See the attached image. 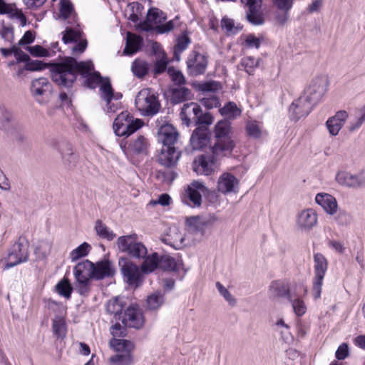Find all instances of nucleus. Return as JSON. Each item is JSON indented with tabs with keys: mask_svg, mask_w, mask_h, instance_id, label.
Wrapping results in <instances>:
<instances>
[{
	"mask_svg": "<svg viewBox=\"0 0 365 365\" xmlns=\"http://www.w3.org/2000/svg\"><path fill=\"white\" fill-rule=\"evenodd\" d=\"M125 327L119 323L112 325L110 329V334L112 335L110 342H129V341L124 339V337L127 335Z\"/></svg>",
	"mask_w": 365,
	"mask_h": 365,
	"instance_id": "44",
	"label": "nucleus"
},
{
	"mask_svg": "<svg viewBox=\"0 0 365 365\" xmlns=\"http://www.w3.org/2000/svg\"><path fill=\"white\" fill-rule=\"evenodd\" d=\"M268 294L271 297H282L287 296L289 297L293 293L291 292L289 285L287 282L280 280H276L271 282Z\"/></svg>",
	"mask_w": 365,
	"mask_h": 365,
	"instance_id": "31",
	"label": "nucleus"
},
{
	"mask_svg": "<svg viewBox=\"0 0 365 365\" xmlns=\"http://www.w3.org/2000/svg\"><path fill=\"white\" fill-rule=\"evenodd\" d=\"M199 89L204 92H215L221 88V85L217 81H207L200 83Z\"/></svg>",
	"mask_w": 365,
	"mask_h": 365,
	"instance_id": "62",
	"label": "nucleus"
},
{
	"mask_svg": "<svg viewBox=\"0 0 365 365\" xmlns=\"http://www.w3.org/2000/svg\"><path fill=\"white\" fill-rule=\"evenodd\" d=\"M215 156L201 155L193 162V170L198 175H211L217 168Z\"/></svg>",
	"mask_w": 365,
	"mask_h": 365,
	"instance_id": "22",
	"label": "nucleus"
},
{
	"mask_svg": "<svg viewBox=\"0 0 365 365\" xmlns=\"http://www.w3.org/2000/svg\"><path fill=\"white\" fill-rule=\"evenodd\" d=\"M168 73L171 80L177 85L185 83V79L181 71L175 69L173 67L168 68Z\"/></svg>",
	"mask_w": 365,
	"mask_h": 365,
	"instance_id": "60",
	"label": "nucleus"
},
{
	"mask_svg": "<svg viewBox=\"0 0 365 365\" xmlns=\"http://www.w3.org/2000/svg\"><path fill=\"white\" fill-rule=\"evenodd\" d=\"M118 264L125 280L129 284H137L139 282L140 272L137 265L127 258L120 259Z\"/></svg>",
	"mask_w": 365,
	"mask_h": 365,
	"instance_id": "21",
	"label": "nucleus"
},
{
	"mask_svg": "<svg viewBox=\"0 0 365 365\" xmlns=\"http://www.w3.org/2000/svg\"><path fill=\"white\" fill-rule=\"evenodd\" d=\"M159 266V258L157 253H153L151 256L146 257L142 264V271L144 273H148L154 271Z\"/></svg>",
	"mask_w": 365,
	"mask_h": 365,
	"instance_id": "53",
	"label": "nucleus"
},
{
	"mask_svg": "<svg viewBox=\"0 0 365 365\" xmlns=\"http://www.w3.org/2000/svg\"><path fill=\"white\" fill-rule=\"evenodd\" d=\"M58 19L68 21L71 24L76 21V13L73 4L69 0H61L59 3Z\"/></svg>",
	"mask_w": 365,
	"mask_h": 365,
	"instance_id": "36",
	"label": "nucleus"
},
{
	"mask_svg": "<svg viewBox=\"0 0 365 365\" xmlns=\"http://www.w3.org/2000/svg\"><path fill=\"white\" fill-rule=\"evenodd\" d=\"M143 122L140 119H134L127 110L122 111L115 118L113 123V130L118 136H129L140 128Z\"/></svg>",
	"mask_w": 365,
	"mask_h": 365,
	"instance_id": "5",
	"label": "nucleus"
},
{
	"mask_svg": "<svg viewBox=\"0 0 365 365\" xmlns=\"http://www.w3.org/2000/svg\"><path fill=\"white\" fill-rule=\"evenodd\" d=\"M56 290L61 296L66 299H70L73 287H71L69 280L67 278H63L56 285Z\"/></svg>",
	"mask_w": 365,
	"mask_h": 365,
	"instance_id": "51",
	"label": "nucleus"
},
{
	"mask_svg": "<svg viewBox=\"0 0 365 365\" xmlns=\"http://www.w3.org/2000/svg\"><path fill=\"white\" fill-rule=\"evenodd\" d=\"M314 277L312 281V291L314 298L318 299L321 297L323 280L328 269V262L326 257L321 253L314 255Z\"/></svg>",
	"mask_w": 365,
	"mask_h": 365,
	"instance_id": "7",
	"label": "nucleus"
},
{
	"mask_svg": "<svg viewBox=\"0 0 365 365\" xmlns=\"http://www.w3.org/2000/svg\"><path fill=\"white\" fill-rule=\"evenodd\" d=\"M295 0H272L273 4L284 14L277 18V21L280 24H283L287 19V13L292 8Z\"/></svg>",
	"mask_w": 365,
	"mask_h": 365,
	"instance_id": "41",
	"label": "nucleus"
},
{
	"mask_svg": "<svg viewBox=\"0 0 365 365\" xmlns=\"http://www.w3.org/2000/svg\"><path fill=\"white\" fill-rule=\"evenodd\" d=\"M185 235L176 227L170 228L163 241L175 249H180L184 245Z\"/></svg>",
	"mask_w": 365,
	"mask_h": 365,
	"instance_id": "37",
	"label": "nucleus"
},
{
	"mask_svg": "<svg viewBox=\"0 0 365 365\" xmlns=\"http://www.w3.org/2000/svg\"><path fill=\"white\" fill-rule=\"evenodd\" d=\"M192 93L190 89L181 87L173 90L172 98L175 103H178L190 99Z\"/></svg>",
	"mask_w": 365,
	"mask_h": 365,
	"instance_id": "54",
	"label": "nucleus"
},
{
	"mask_svg": "<svg viewBox=\"0 0 365 365\" xmlns=\"http://www.w3.org/2000/svg\"><path fill=\"white\" fill-rule=\"evenodd\" d=\"M95 230L99 237L108 240H112L115 237L114 232L100 220L96 222Z\"/></svg>",
	"mask_w": 365,
	"mask_h": 365,
	"instance_id": "50",
	"label": "nucleus"
},
{
	"mask_svg": "<svg viewBox=\"0 0 365 365\" xmlns=\"http://www.w3.org/2000/svg\"><path fill=\"white\" fill-rule=\"evenodd\" d=\"M222 115L230 118L234 119L240 116L241 110L237 108V105L233 102H229L220 109Z\"/></svg>",
	"mask_w": 365,
	"mask_h": 365,
	"instance_id": "49",
	"label": "nucleus"
},
{
	"mask_svg": "<svg viewBox=\"0 0 365 365\" xmlns=\"http://www.w3.org/2000/svg\"><path fill=\"white\" fill-rule=\"evenodd\" d=\"M11 19H16L19 21L21 26H25L27 23L26 16L23 13L22 10L18 9L15 4H11L8 11L6 13Z\"/></svg>",
	"mask_w": 365,
	"mask_h": 365,
	"instance_id": "48",
	"label": "nucleus"
},
{
	"mask_svg": "<svg viewBox=\"0 0 365 365\" xmlns=\"http://www.w3.org/2000/svg\"><path fill=\"white\" fill-rule=\"evenodd\" d=\"M94 264L88 260L78 263L73 268L76 279L91 280L93 279Z\"/></svg>",
	"mask_w": 365,
	"mask_h": 365,
	"instance_id": "29",
	"label": "nucleus"
},
{
	"mask_svg": "<svg viewBox=\"0 0 365 365\" xmlns=\"http://www.w3.org/2000/svg\"><path fill=\"white\" fill-rule=\"evenodd\" d=\"M336 182L344 187L358 189L365 187V170L356 173L339 171L335 178Z\"/></svg>",
	"mask_w": 365,
	"mask_h": 365,
	"instance_id": "12",
	"label": "nucleus"
},
{
	"mask_svg": "<svg viewBox=\"0 0 365 365\" xmlns=\"http://www.w3.org/2000/svg\"><path fill=\"white\" fill-rule=\"evenodd\" d=\"M231 130L230 123L227 120L219 121L215 128V135L216 138H230Z\"/></svg>",
	"mask_w": 365,
	"mask_h": 365,
	"instance_id": "52",
	"label": "nucleus"
},
{
	"mask_svg": "<svg viewBox=\"0 0 365 365\" xmlns=\"http://www.w3.org/2000/svg\"><path fill=\"white\" fill-rule=\"evenodd\" d=\"M143 9V6L138 2L130 3L125 10V16L128 20L135 24V26L136 27V25L140 23V17L141 16Z\"/></svg>",
	"mask_w": 365,
	"mask_h": 365,
	"instance_id": "38",
	"label": "nucleus"
},
{
	"mask_svg": "<svg viewBox=\"0 0 365 365\" xmlns=\"http://www.w3.org/2000/svg\"><path fill=\"white\" fill-rule=\"evenodd\" d=\"M76 291L81 296H88L91 291V280L76 279Z\"/></svg>",
	"mask_w": 365,
	"mask_h": 365,
	"instance_id": "56",
	"label": "nucleus"
},
{
	"mask_svg": "<svg viewBox=\"0 0 365 365\" xmlns=\"http://www.w3.org/2000/svg\"><path fill=\"white\" fill-rule=\"evenodd\" d=\"M125 305L126 302L123 297H115L109 299L106 304V311L115 319H119Z\"/></svg>",
	"mask_w": 365,
	"mask_h": 365,
	"instance_id": "32",
	"label": "nucleus"
},
{
	"mask_svg": "<svg viewBox=\"0 0 365 365\" xmlns=\"http://www.w3.org/2000/svg\"><path fill=\"white\" fill-rule=\"evenodd\" d=\"M135 104L138 111L144 116L155 115L160 108L158 97L150 88H143L138 93Z\"/></svg>",
	"mask_w": 365,
	"mask_h": 365,
	"instance_id": "3",
	"label": "nucleus"
},
{
	"mask_svg": "<svg viewBox=\"0 0 365 365\" xmlns=\"http://www.w3.org/2000/svg\"><path fill=\"white\" fill-rule=\"evenodd\" d=\"M53 331L57 339H62L66 335V322L63 317L58 315L53 319Z\"/></svg>",
	"mask_w": 365,
	"mask_h": 365,
	"instance_id": "47",
	"label": "nucleus"
},
{
	"mask_svg": "<svg viewBox=\"0 0 365 365\" xmlns=\"http://www.w3.org/2000/svg\"><path fill=\"white\" fill-rule=\"evenodd\" d=\"M218 220L215 214H210L204 217H192L187 220L190 226L193 227L197 230H202L206 227L211 226Z\"/></svg>",
	"mask_w": 365,
	"mask_h": 365,
	"instance_id": "33",
	"label": "nucleus"
},
{
	"mask_svg": "<svg viewBox=\"0 0 365 365\" xmlns=\"http://www.w3.org/2000/svg\"><path fill=\"white\" fill-rule=\"evenodd\" d=\"M62 41L71 50L73 55L82 53L87 47V41L79 30L66 29L63 32Z\"/></svg>",
	"mask_w": 365,
	"mask_h": 365,
	"instance_id": "10",
	"label": "nucleus"
},
{
	"mask_svg": "<svg viewBox=\"0 0 365 365\" xmlns=\"http://www.w3.org/2000/svg\"><path fill=\"white\" fill-rule=\"evenodd\" d=\"M149 143L147 138L143 135L137 137L130 145L129 149L134 153H148Z\"/></svg>",
	"mask_w": 365,
	"mask_h": 365,
	"instance_id": "43",
	"label": "nucleus"
},
{
	"mask_svg": "<svg viewBox=\"0 0 365 365\" xmlns=\"http://www.w3.org/2000/svg\"><path fill=\"white\" fill-rule=\"evenodd\" d=\"M234 147L235 143L231 138H219L212 147V154L215 157L225 156L230 154Z\"/></svg>",
	"mask_w": 365,
	"mask_h": 365,
	"instance_id": "30",
	"label": "nucleus"
},
{
	"mask_svg": "<svg viewBox=\"0 0 365 365\" xmlns=\"http://www.w3.org/2000/svg\"><path fill=\"white\" fill-rule=\"evenodd\" d=\"M207 192V188L202 182L194 180L182 194V201L192 207H199L202 203V195H205Z\"/></svg>",
	"mask_w": 365,
	"mask_h": 365,
	"instance_id": "9",
	"label": "nucleus"
},
{
	"mask_svg": "<svg viewBox=\"0 0 365 365\" xmlns=\"http://www.w3.org/2000/svg\"><path fill=\"white\" fill-rule=\"evenodd\" d=\"M220 26L227 36L235 35L242 29V26L239 24H235L233 19L227 17H223L222 19Z\"/></svg>",
	"mask_w": 365,
	"mask_h": 365,
	"instance_id": "45",
	"label": "nucleus"
},
{
	"mask_svg": "<svg viewBox=\"0 0 365 365\" xmlns=\"http://www.w3.org/2000/svg\"><path fill=\"white\" fill-rule=\"evenodd\" d=\"M241 66L248 74H252L259 65V60L250 56L244 57L241 60Z\"/></svg>",
	"mask_w": 365,
	"mask_h": 365,
	"instance_id": "57",
	"label": "nucleus"
},
{
	"mask_svg": "<svg viewBox=\"0 0 365 365\" xmlns=\"http://www.w3.org/2000/svg\"><path fill=\"white\" fill-rule=\"evenodd\" d=\"M202 114L200 106L196 103H190L184 104L181 112L180 118L184 124L189 125L191 120L197 123L200 121V118Z\"/></svg>",
	"mask_w": 365,
	"mask_h": 365,
	"instance_id": "25",
	"label": "nucleus"
},
{
	"mask_svg": "<svg viewBox=\"0 0 365 365\" xmlns=\"http://www.w3.org/2000/svg\"><path fill=\"white\" fill-rule=\"evenodd\" d=\"M116 245L120 252H125L133 257L144 258L148 253L147 248L139 242L138 236L135 233L119 237Z\"/></svg>",
	"mask_w": 365,
	"mask_h": 365,
	"instance_id": "4",
	"label": "nucleus"
},
{
	"mask_svg": "<svg viewBox=\"0 0 365 365\" xmlns=\"http://www.w3.org/2000/svg\"><path fill=\"white\" fill-rule=\"evenodd\" d=\"M26 49L35 57H48L50 56L49 51L39 45L27 46Z\"/></svg>",
	"mask_w": 365,
	"mask_h": 365,
	"instance_id": "59",
	"label": "nucleus"
},
{
	"mask_svg": "<svg viewBox=\"0 0 365 365\" xmlns=\"http://www.w3.org/2000/svg\"><path fill=\"white\" fill-rule=\"evenodd\" d=\"M315 201L328 215H334L336 213L338 204L332 195L324 192L318 193L315 197Z\"/></svg>",
	"mask_w": 365,
	"mask_h": 365,
	"instance_id": "27",
	"label": "nucleus"
},
{
	"mask_svg": "<svg viewBox=\"0 0 365 365\" xmlns=\"http://www.w3.org/2000/svg\"><path fill=\"white\" fill-rule=\"evenodd\" d=\"M31 92L40 104L46 103L47 100L43 99V97L47 98L51 93V84L46 78L35 79L31 83Z\"/></svg>",
	"mask_w": 365,
	"mask_h": 365,
	"instance_id": "19",
	"label": "nucleus"
},
{
	"mask_svg": "<svg viewBox=\"0 0 365 365\" xmlns=\"http://www.w3.org/2000/svg\"><path fill=\"white\" fill-rule=\"evenodd\" d=\"M288 300L291 303L296 316L300 317L306 314L307 307L304 301L301 297H297L295 293H293L289 297Z\"/></svg>",
	"mask_w": 365,
	"mask_h": 365,
	"instance_id": "40",
	"label": "nucleus"
},
{
	"mask_svg": "<svg viewBox=\"0 0 365 365\" xmlns=\"http://www.w3.org/2000/svg\"><path fill=\"white\" fill-rule=\"evenodd\" d=\"M328 81L325 76H317L311 81L303 95L316 104L325 93Z\"/></svg>",
	"mask_w": 365,
	"mask_h": 365,
	"instance_id": "13",
	"label": "nucleus"
},
{
	"mask_svg": "<svg viewBox=\"0 0 365 365\" xmlns=\"http://www.w3.org/2000/svg\"><path fill=\"white\" fill-rule=\"evenodd\" d=\"M167 19L166 15L157 8H151L148 10L146 20L136 25V29L148 31L155 30L159 34L170 31L174 28L173 21L163 24Z\"/></svg>",
	"mask_w": 365,
	"mask_h": 365,
	"instance_id": "2",
	"label": "nucleus"
},
{
	"mask_svg": "<svg viewBox=\"0 0 365 365\" xmlns=\"http://www.w3.org/2000/svg\"><path fill=\"white\" fill-rule=\"evenodd\" d=\"M239 186V180L230 173H223L217 180V189L224 195L237 192Z\"/></svg>",
	"mask_w": 365,
	"mask_h": 365,
	"instance_id": "18",
	"label": "nucleus"
},
{
	"mask_svg": "<svg viewBox=\"0 0 365 365\" xmlns=\"http://www.w3.org/2000/svg\"><path fill=\"white\" fill-rule=\"evenodd\" d=\"M245 11V17L252 24L262 25L264 22V16L262 10V0H240Z\"/></svg>",
	"mask_w": 365,
	"mask_h": 365,
	"instance_id": "11",
	"label": "nucleus"
},
{
	"mask_svg": "<svg viewBox=\"0 0 365 365\" xmlns=\"http://www.w3.org/2000/svg\"><path fill=\"white\" fill-rule=\"evenodd\" d=\"M201 103L207 109H211L213 108H217L220 105L219 98L215 95H210L206 97H204L201 100Z\"/></svg>",
	"mask_w": 365,
	"mask_h": 365,
	"instance_id": "64",
	"label": "nucleus"
},
{
	"mask_svg": "<svg viewBox=\"0 0 365 365\" xmlns=\"http://www.w3.org/2000/svg\"><path fill=\"white\" fill-rule=\"evenodd\" d=\"M101 97L106 102V111L108 114H113L122 108L120 101H113V90L110 81L104 82L100 87Z\"/></svg>",
	"mask_w": 365,
	"mask_h": 365,
	"instance_id": "20",
	"label": "nucleus"
},
{
	"mask_svg": "<svg viewBox=\"0 0 365 365\" xmlns=\"http://www.w3.org/2000/svg\"><path fill=\"white\" fill-rule=\"evenodd\" d=\"M115 269L113 264L108 261L99 262L94 264L93 279H101L105 277L113 276Z\"/></svg>",
	"mask_w": 365,
	"mask_h": 365,
	"instance_id": "35",
	"label": "nucleus"
},
{
	"mask_svg": "<svg viewBox=\"0 0 365 365\" xmlns=\"http://www.w3.org/2000/svg\"><path fill=\"white\" fill-rule=\"evenodd\" d=\"M58 150L66 168H71L76 165L77 157L73 153L72 147L69 143L65 142L60 143Z\"/></svg>",
	"mask_w": 365,
	"mask_h": 365,
	"instance_id": "34",
	"label": "nucleus"
},
{
	"mask_svg": "<svg viewBox=\"0 0 365 365\" xmlns=\"http://www.w3.org/2000/svg\"><path fill=\"white\" fill-rule=\"evenodd\" d=\"M122 322L125 326L140 329L145 323V317L137 304H130L125 309Z\"/></svg>",
	"mask_w": 365,
	"mask_h": 365,
	"instance_id": "16",
	"label": "nucleus"
},
{
	"mask_svg": "<svg viewBox=\"0 0 365 365\" xmlns=\"http://www.w3.org/2000/svg\"><path fill=\"white\" fill-rule=\"evenodd\" d=\"M110 349L115 354L109 358V365H132L131 352L134 349V344H109Z\"/></svg>",
	"mask_w": 365,
	"mask_h": 365,
	"instance_id": "8",
	"label": "nucleus"
},
{
	"mask_svg": "<svg viewBox=\"0 0 365 365\" xmlns=\"http://www.w3.org/2000/svg\"><path fill=\"white\" fill-rule=\"evenodd\" d=\"M210 141L209 131L206 127H198L192 133L190 145L194 150H200Z\"/></svg>",
	"mask_w": 365,
	"mask_h": 365,
	"instance_id": "28",
	"label": "nucleus"
},
{
	"mask_svg": "<svg viewBox=\"0 0 365 365\" xmlns=\"http://www.w3.org/2000/svg\"><path fill=\"white\" fill-rule=\"evenodd\" d=\"M348 118L349 114L346 110L337 111L334 115L329 118L326 125L329 134L332 136L337 135Z\"/></svg>",
	"mask_w": 365,
	"mask_h": 365,
	"instance_id": "24",
	"label": "nucleus"
},
{
	"mask_svg": "<svg viewBox=\"0 0 365 365\" xmlns=\"http://www.w3.org/2000/svg\"><path fill=\"white\" fill-rule=\"evenodd\" d=\"M164 295L160 292H155L148 295L146 300L147 308L150 310H155L160 308L164 303Z\"/></svg>",
	"mask_w": 365,
	"mask_h": 365,
	"instance_id": "46",
	"label": "nucleus"
},
{
	"mask_svg": "<svg viewBox=\"0 0 365 365\" xmlns=\"http://www.w3.org/2000/svg\"><path fill=\"white\" fill-rule=\"evenodd\" d=\"M28 248L29 243L26 239L24 237H19L9 252L4 269H8L26 262L29 259Z\"/></svg>",
	"mask_w": 365,
	"mask_h": 365,
	"instance_id": "6",
	"label": "nucleus"
},
{
	"mask_svg": "<svg viewBox=\"0 0 365 365\" xmlns=\"http://www.w3.org/2000/svg\"><path fill=\"white\" fill-rule=\"evenodd\" d=\"M142 38L137 35L128 32L126 37V45L123 51L124 53L132 55L137 52L140 48Z\"/></svg>",
	"mask_w": 365,
	"mask_h": 365,
	"instance_id": "39",
	"label": "nucleus"
},
{
	"mask_svg": "<svg viewBox=\"0 0 365 365\" xmlns=\"http://www.w3.org/2000/svg\"><path fill=\"white\" fill-rule=\"evenodd\" d=\"M351 217L345 211H340L335 217L334 221L340 226H347L351 222Z\"/></svg>",
	"mask_w": 365,
	"mask_h": 365,
	"instance_id": "63",
	"label": "nucleus"
},
{
	"mask_svg": "<svg viewBox=\"0 0 365 365\" xmlns=\"http://www.w3.org/2000/svg\"><path fill=\"white\" fill-rule=\"evenodd\" d=\"M318 216L313 209H305L297 215L296 225L299 230L309 232L317 224Z\"/></svg>",
	"mask_w": 365,
	"mask_h": 365,
	"instance_id": "17",
	"label": "nucleus"
},
{
	"mask_svg": "<svg viewBox=\"0 0 365 365\" xmlns=\"http://www.w3.org/2000/svg\"><path fill=\"white\" fill-rule=\"evenodd\" d=\"M314 105V102L302 94L289 106L290 117L295 121L306 117L312 110Z\"/></svg>",
	"mask_w": 365,
	"mask_h": 365,
	"instance_id": "14",
	"label": "nucleus"
},
{
	"mask_svg": "<svg viewBox=\"0 0 365 365\" xmlns=\"http://www.w3.org/2000/svg\"><path fill=\"white\" fill-rule=\"evenodd\" d=\"M158 134V139L163 143V146H174L179 136L176 128L170 123L162 125Z\"/></svg>",
	"mask_w": 365,
	"mask_h": 365,
	"instance_id": "23",
	"label": "nucleus"
},
{
	"mask_svg": "<svg viewBox=\"0 0 365 365\" xmlns=\"http://www.w3.org/2000/svg\"><path fill=\"white\" fill-rule=\"evenodd\" d=\"M130 69L135 77L143 78L148 74L150 66L144 60L137 58L132 63Z\"/></svg>",
	"mask_w": 365,
	"mask_h": 365,
	"instance_id": "42",
	"label": "nucleus"
},
{
	"mask_svg": "<svg viewBox=\"0 0 365 365\" xmlns=\"http://www.w3.org/2000/svg\"><path fill=\"white\" fill-rule=\"evenodd\" d=\"M90 245L87 242L82 243L70 253L72 262H76L81 257H85L89 252Z\"/></svg>",
	"mask_w": 365,
	"mask_h": 365,
	"instance_id": "55",
	"label": "nucleus"
},
{
	"mask_svg": "<svg viewBox=\"0 0 365 365\" xmlns=\"http://www.w3.org/2000/svg\"><path fill=\"white\" fill-rule=\"evenodd\" d=\"M94 66L91 61L78 62L73 58H68L61 63L56 64L51 71L52 80L58 86L70 87L76 79V73L86 78L89 88L100 86L108 80H103L98 72L93 71Z\"/></svg>",
	"mask_w": 365,
	"mask_h": 365,
	"instance_id": "1",
	"label": "nucleus"
},
{
	"mask_svg": "<svg viewBox=\"0 0 365 365\" xmlns=\"http://www.w3.org/2000/svg\"><path fill=\"white\" fill-rule=\"evenodd\" d=\"M186 63L188 73L197 76L205 73L207 66V59L205 55L193 51L187 57Z\"/></svg>",
	"mask_w": 365,
	"mask_h": 365,
	"instance_id": "15",
	"label": "nucleus"
},
{
	"mask_svg": "<svg viewBox=\"0 0 365 365\" xmlns=\"http://www.w3.org/2000/svg\"><path fill=\"white\" fill-rule=\"evenodd\" d=\"M159 267L164 270L172 271L176 269L177 263L173 257L163 255L159 259Z\"/></svg>",
	"mask_w": 365,
	"mask_h": 365,
	"instance_id": "58",
	"label": "nucleus"
},
{
	"mask_svg": "<svg viewBox=\"0 0 365 365\" xmlns=\"http://www.w3.org/2000/svg\"><path fill=\"white\" fill-rule=\"evenodd\" d=\"M180 156L174 146H163L158 156V161L165 167H172L176 164Z\"/></svg>",
	"mask_w": 365,
	"mask_h": 365,
	"instance_id": "26",
	"label": "nucleus"
},
{
	"mask_svg": "<svg viewBox=\"0 0 365 365\" xmlns=\"http://www.w3.org/2000/svg\"><path fill=\"white\" fill-rule=\"evenodd\" d=\"M216 287L220 294L232 306L235 305L236 299L231 294V293L219 282L216 283Z\"/></svg>",
	"mask_w": 365,
	"mask_h": 365,
	"instance_id": "61",
	"label": "nucleus"
}]
</instances>
